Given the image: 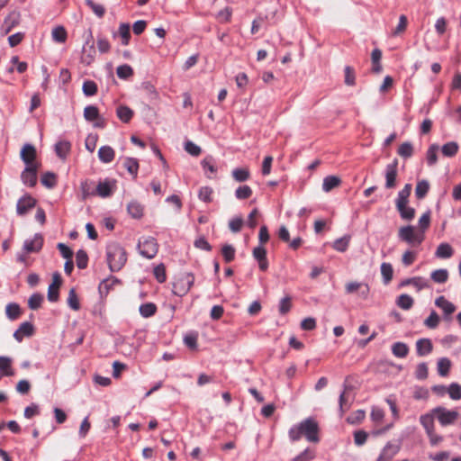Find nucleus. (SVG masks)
Wrapping results in <instances>:
<instances>
[{
	"mask_svg": "<svg viewBox=\"0 0 461 461\" xmlns=\"http://www.w3.org/2000/svg\"><path fill=\"white\" fill-rule=\"evenodd\" d=\"M128 213L134 219H140L144 213V206L138 201H131L127 205Z\"/></svg>",
	"mask_w": 461,
	"mask_h": 461,
	"instance_id": "nucleus-19",
	"label": "nucleus"
},
{
	"mask_svg": "<svg viewBox=\"0 0 461 461\" xmlns=\"http://www.w3.org/2000/svg\"><path fill=\"white\" fill-rule=\"evenodd\" d=\"M292 308V298L289 295L282 298L278 304V312L281 315H285Z\"/></svg>",
	"mask_w": 461,
	"mask_h": 461,
	"instance_id": "nucleus-50",
	"label": "nucleus"
},
{
	"mask_svg": "<svg viewBox=\"0 0 461 461\" xmlns=\"http://www.w3.org/2000/svg\"><path fill=\"white\" fill-rule=\"evenodd\" d=\"M85 2L98 18H102L104 15L105 8L104 5L95 3L94 0H85Z\"/></svg>",
	"mask_w": 461,
	"mask_h": 461,
	"instance_id": "nucleus-45",
	"label": "nucleus"
},
{
	"mask_svg": "<svg viewBox=\"0 0 461 461\" xmlns=\"http://www.w3.org/2000/svg\"><path fill=\"white\" fill-rule=\"evenodd\" d=\"M411 185L406 184L404 187L398 193L395 203H409V196L411 192Z\"/></svg>",
	"mask_w": 461,
	"mask_h": 461,
	"instance_id": "nucleus-52",
	"label": "nucleus"
},
{
	"mask_svg": "<svg viewBox=\"0 0 461 461\" xmlns=\"http://www.w3.org/2000/svg\"><path fill=\"white\" fill-rule=\"evenodd\" d=\"M154 276L158 283H164L167 279L166 267L164 264H159L154 268Z\"/></svg>",
	"mask_w": 461,
	"mask_h": 461,
	"instance_id": "nucleus-60",
	"label": "nucleus"
},
{
	"mask_svg": "<svg viewBox=\"0 0 461 461\" xmlns=\"http://www.w3.org/2000/svg\"><path fill=\"white\" fill-rule=\"evenodd\" d=\"M34 333V327L29 321L23 322L14 332V338L18 342H22L24 337H31Z\"/></svg>",
	"mask_w": 461,
	"mask_h": 461,
	"instance_id": "nucleus-13",
	"label": "nucleus"
},
{
	"mask_svg": "<svg viewBox=\"0 0 461 461\" xmlns=\"http://www.w3.org/2000/svg\"><path fill=\"white\" fill-rule=\"evenodd\" d=\"M420 422L423 426L427 434H430L431 431L435 430L434 428V414L427 413L420 417Z\"/></svg>",
	"mask_w": 461,
	"mask_h": 461,
	"instance_id": "nucleus-26",
	"label": "nucleus"
},
{
	"mask_svg": "<svg viewBox=\"0 0 461 461\" xmlns=\"http://www.w3.org/2000/svg\"><path fill=\"white\" fill-rule=\"evenodd\" d=\"M42 301L43 296L41 294L35 293L30 296L28 306L32 310H37L41 307Z\"/></svg>",
	"mask_w": 461,
	"mask_h": 461,
	"instance_id": "nucleus-56",
	"label": "nucleus"
},
{
	"mask_svg": "<svg viewBox=\"0 0 461 461\" xmlns=\"http://www.w3.org/2000/svg\"><path fill=\"white\" fill-rule=\"evenodd\" d=\"M453 254V248L447 242L440 243L435 252V256L438 258H449Z\"/></svg>",
	"mask_w": 461,
	"mask_h": 461,
	"instance_id": "nucleus-23",
	"label": "nucleus"
},
{
	"mask_svg": "<svg viewBox=\"0 0 461 461\" xmlns=\"http://www.w3.org/2000/svg\"><path fill=\"white\" fill-rule=\"evenodd\" d=\"M82 91L86 96H93L97 93V85L92 80H86L83 83Z\"/></svg>",
	"mask_w": 461,
	"mask_h": 461,
	"instance_id": "nucleus-51",
	"label": "nucleus"
},
{
	"mask_svg": "<svg viewBox=\"0 0 461 461\" xmlns=\"http://www.w3.org/2000/svg\"><path fill=\"white\" fill-rule=\"evenodd\" d=\"M344 72H345V79H344L345 84L347 86H355L356 75H355L354 69L351 67L347 66V67H345Z\"/></svg>",
	"mask_w": 461,
	"mask_h": 461,
	"instance_id": "nucleus-58",
	"label": "nucleus"
},
{
	"mask_svg": "<svg viewBox=\"0 0 461 461\" xmlns=\"http://www.w3.org/2000/svg\"><path fill=\"white\" fill-rule=\"evenodd\" d=\"M435 304L438 308L442 309L446 315H450L456 311V306L449 301H447L443 295L438 296L435 300Z\"/></svg>",
	"mask_w": 461,
	"mask_h": 461,
	"instance_id": "nucleus-20",
	"label": "nucleus"
},
{
	"mask_svg": "<svg viewBox=\"0 0 461 461\" xmlns=\"http://www.w3.org/2000/svg\"><path fill=\"white\" fill-rule=\"evenodd\" d=\"M447 393L452 400L457 401L461 399V385L457 383H452L447 387Z\"/></svg>",
	"mask_w": 461,
	"mask_h": 461,
	"instance_id": "nucleus-54",
	"label": "nucleus"
},
{
	"mask_svg": "<svg viewBox=\"0 0 461 461\" xmlns=\"http://www.w3.org/2000/svg\"><path fill=\"white\" fill-rule=\"evenodd\" d=\"M106 257L109 268L112 272L121 270L127 261L125 249L120 244L115 242L107 246Z\"/></svg>",
	"mask_w": 461,
	"mask_h": 461,
	"instance_id": "nucleus-2",
	"label": "nucleus"
},
{
	"mask_svg": "<svg viewBox=\"0 0 461 461\" xmlns=\"http://www.w3.org/2000/svg\"><path fill=\"white\" fill-rule=\"evenodd\" d=\"M123 166L131 175H132L134 177L137 176L139 170V162L136 158H126Z\"/></svg>",
	"mask_w": 461,
	"mask_h": 461,
	"instance_id": "nucleus-38",
	"label": "nucleus"
},
{
	"mask_svg": "<svg viewBox=\"0 0 461 461\" xmlns=\"http://www.w3.org/2000/svg\"><path fill=\"white\" fill-rule=\"evenodd\" d=\"M349 241H350V236H344V237L337 239L333 242L332 247L334 249H336L339 252H345L348 248Z\"/></svg>",
	"mask_w": 461,
	"mask_h": 461,
	"instance_id": "nucleus-41",
	"label": "nucleus"
},
{
	"mask_svg": "<svg viewBox=\"0 0 461 461\" xmlns=\"http://www.w3.org/2000/svg\"><path fill=\"white\" fill-rule=\"evenodd\" d=\"M400 451V446L388 442L383 448L377 461H390Z\"/></svg>",
	"mask_w": 461,
	"mask_h": 461,
	"instance_id": "nucleus-14",
	"label": "nucleus"
},
{
	"mask_svg": "<svg viewBox=\"0 0 461 461\" xmlns=\"http://www.w3.org/2000/svg\"><path fill=\"white\" fill-rule=\"evenodd\" d=\"M71 145L68 141H59L55 145V151L59 158H65L70 151Z\"/></svg>",
	"mask_w": 461,
	"mask_h": 461,
	"instance_id": "nucleus-31",
	"label": "nucleus"
},
{
	"mask_svg": "<svg viewBox=\"0 0 461 461\" xmlns=\"http://www.w3.org/2000/svg\"><path fill=\"white\" fill-rule=\"evenodd\" d=\"M194 276L189 272L179 273L173 283L172 292L175 295L183 297L194 285Z\"/></svg>",
	"mask_w": 461,
	"mask_h": 461,
	"instance_id": "nucleus-3",
	"label": "nucleus"
},
{
	"mask_svg": "<svg viewBox=\"0 0 461 461\" xmlns=\"http://www.w3.org/2000/svg\"><path fill=\"white\" fill-rule=\"evenodd\" d=\"M20 156L25 166H40V164L35 161L37 151L32 144H24L21 149Z\"/></svg>",
	"mask_w": 461,
	"mask_h": 461,
	"instance_id": "nucleus-7",
	"label": "nucleus"
},
{
	"mask_svg": "<svg viewBox=\"0 0 461 461\" xmlns=\"http://www.w3.org/2000/svg\"><path fill=\"white\" fill-rule=\"evenodd\" d=\"M43 245V238L41 234L37 233L32 240H26L23 243V250L26 253L39 252Z\"/></svg>",
	"mask_w": 461,
	"mask_h": 461,
	"instance_id": "nucleus-12",
	"label": "nucleus"
},
{
	"mask_svg": "<svg viewBox=\"0 0 461 461\" xmlns=\"http://www.w3.org/2000/svg\"><path fill=\"white\" fill-rule=\"evenodd\" d=\"M68 304L72 310H75V311H77L80 308L79 300L77 298V293L74 288H71L69 290L68 297Z\"/></svg>",
	"mask_w": 461,
	"mask_h": 461,
	"instance_id": "nucleus-57",
	"label": "nucleus"
},
{
	"mask_svg": "<svg viewBox=\"0 0 461 461\" xmlns=\"http://www.w3.org/2000/svg\"><path fill=\"white\" fill-rule=\"evenodd\" d=\"M314 452L310 448H306L301 454L293 458L292 461H311L314 458Z\"/></svg>",
	"mask_w": 461,
	"mask_h": 461,
	"instance_id": "nucleus-63",
	"label": "nucleus"
},
{
	"mask_svg": "<svg viewBox=\"0 0 461 461\" xmlns=\"http://www.w3.org/2000/svg\"><path fill=\"white\" fill-rule=\"evenodd\" d=\"M36 200L30 194L21 197L16 204V212L20 216L25 215L31 209L35 207Z\"/></svg>",
	"mask_w": 461,
	"mask_h": 461,
	"instance_id": "nucleus-10",
	"label": "nucleus"
},
{
	"mask_svg": "<svg viewBox=\"0 0 461 461\" xmlns=\"http://www.w3.org/2000/svg\"><path fill=\"white\" fill-rule=\"evenodd\" d=\"M221 255L225 262L230 263L235 258V249L232 245L225 244L221 248Z\"/></svg>",
	"mask_w": 461,
	"mask_h": 461,
	"instance_id": "nucleus-53",
	"label": "nucleus"
},
{
	"mask_svg": "<svg viewBox=\"0 0 461 461\" xmlns=\"http://www.w3.org/2000/svg\"><path fill=\"white\" fill-rule=\"evenodd\" d=\"M252 189L249 185H240L235 191L237 199L245 200L251 196Z\"/></svg>",
	"mask_w": 461,
	"mask_h": 461,
	"instance_id": "nucleus-55",
	"label": "nucleus"
},
{
	"mask_svg": "<svg viewBox=\"0 0 461 461\" xmlns=\"http://www.w3.org/2000/svg\"><path fill=\"white\" fill-rule=\"evenodd\" d=\"M439 147L438 144H431L426 153L427 163L429 167L434 166L438 162V151Z\"/></svg>",
	"mask_w": 461,
	"mask_h": 461,
	"instance_id": "nucleus-29",
	"label": "nucleus"
},
{
	"mask_svg": "<svg viewBox=\"0 0 461 461\" xmlns=\"http://www.w3.org/2000/svg\"><path fill=\"white\" fill-rule=\"evenodd\" d=\"M115 152L110 146H102L98 150V158L103 163H110L114 159Z\"/></svg>",
	"mask_w": 461,
	"mask_h": 461,
	"instance_id": "nucleus-21",
	"label": "nucleus"
},
{
	"mask_svg": "<svg viewBox=\"0 0 461 461\" xmlns=\"http://www.w3.org/2000/svg\"><path fill=\"white\" fill-rule=\"evenodd\" d=\"M249 176H250V174H249V169H247V168L239 167V168H235L232 171V177L237 182H245L249 178Z\"/></svg>",
	"mask_w": 461,
	"mask_h": 461,
	"instance_id": "nucleus-49",
	"label": "nucleus"
},
{
	"mask_svg": "<svg viewBox=\"0 0 461 461\" xmlns=\"http://www.w3.org/2000/svg\"><path fill=\"white\" fill-rule=\"evenodd\" d=\"M84 117L88 122L99 119V110L95 105H88L84 109Z\"/></svg>",
	"mask_w": 461,
	"mask_h": 461,
	"instance_id": "nucleus-43",
	"label": "nucleus"
},
{
	"mask_svg": "<svg viewBox=\"0 0 461 461\" xmlns=\"http://www.w3.org/2000/svg\"><path fill=\"white\" fill-rule=\"evenodd\" d=\"M397 152L402 158L405 159L410 158L413 155L412 144L409 141L403 142L400 145Z\"/></svg>",
	"mask_w": 461,
	"mask_h": 461,
	"instance_id": "nucleus-42",
	"label": "nucleus"
},
{
	"mask_svg": "<svg viewBox=\"0 0 461 461\" xmlns=\"http://www.w3.org/2000/svg\"><path fill=\"white\" fill-rule=\"evenodd\" d=\"M360 291V296L362 298H366L369 294V286L365 284H361L358 282H350L346 285V293L353 294L357 291Z\"/></svg>",
	"mask_w": 461,
	"mask_h": 461,
	"instance_id": "nucleus-15",
	"label": "nucleus"
},
{
	"mask_svg": "<svg viewBox=\"0 0 461 461\" xmlns=\"http://www.w3.org/2000/svg\"><path fill=\"white\" fill-rule=\"evenodd\" d=\"M76 264L79 269H85L88 264V256L84 249H79L76 254Z\"/></svg>",
	"mask_w": 461,
	"mask_h": 461,
	"instance_id": "nucleus-46",
	"label": "nucleus"
},
{
	"mask_svg": "<svg viewBox=\"0 0 461 461\" xmlns=\"http://www.w3.org/2000/svg\"><path fill=\"white\" fill-rule=\"evenodd\" d=\"M392 352L396 357L403 358L408 355L409 348L403 342H395L392 346Z\"/></svg>",
	"mask_w": 461,
	"mask_h": 461,
	"instance_id": "nucleus-30",
	"label": "nucleus"
},
{
	"mask_svg": "<svg viewBox=\"0 0 461 461\" xmlns=\"http://www.w3.org/2000/svg\"><path fill=\"white\" fill-rule=\"evenodd\" d=\"M52 38L59 43H63L67 40V32L63 26H57L52 30Z\"/></svg>",
	"mask_w": 461,
	"mask_h": 461,
	"instance_id": "nucleus-48",
	"label": "nucleus"
},
{
	"mask_svg": "<svg viewBox=\"0 0 461 461\" xmlns=\"http://www.w3.org/2000/svg\"><path fill=\"white\" fill-rule=\"evenodd\" d=\"M429 224L430 212L427 211L419 219L420 231H415V227L412 225L402 226L398 230V238L410 246H420L425 238L424 231L429 227Z\"/></svg>",
	"mask_w": 461,
	"mask_h": 461,
	"instance_id": "nucleus-1",
	"label": "nucleus"
},
{
	"mask_svg": "<svg viewBox=\"0 0 461 461\" xmlns=\"http://www.w3.org/2000/svg\"><path fill=\"white\" fill-rule=\"evenodd\" d=\"M131 28L130 24L126 23H122L119 26V30L117 33H113V37L119 35L122 38V44L128 45L131 40Z\"/></svg>",
	"mask_w": 461,
	"mask_h": 461,
	"instance_id": "nucleus-22",
	"label": "nucleus"
},
{
	"mask_svg": "<svg viewBox=\"0 0 461 461\" xmlns=\"http://www.w3.org/2000/svg\"><path fill=\"white\" fill-rule=\"evenodd\" d=\"M381 275L383 276L384 283L389 284L393 279V269L390 263L384 262L381 265Z\"/></svg>",
	"mask_w": 461,
	"mask_h": 461,
	"instance_id": "nucleus-35",
	"label": "nucleus"
},
{
	"mask_svg": "<svg viewBox=\"0 0 461 461\" xmlns=\"http://www.w3.org/2000/svg\"><path fill=\"white\" fill-rule=\"evenodd\" d=\"M212 189L209 186H203L199 190L198 197L200 200L210 203L212 201Z\"/></svg>",
	"mask_w": 461,
	"mask_h": 461,
	"instance_id": "nucleus-61",
	"label": "nucleus"
},
{
	"mask_svg": "<svg viewBox=\"0 0 461 461\" xmlns=\"http://www.w3.org/2000/svg\"><path fill=\"white\" fill-rule=\"evenodd\" d=\"M433 345L429 339H420L416 341V352L418 356H427L431 353Z\"/></svg>",
	"mask_w": 461,
	"mask_h": 461,
	"instance_id": "nucleus-17",
	"label": "nucleus"
},
{
	"mask_svg": "<svg viewBox=\"0 0 461 461\" xmlns=\"http://www.w3.org/2000/svg\"><path fill=\"white\" fill-rule=\"evenodd\" d=\"M41 184L47 188H53L57 185V176L52 172H46L41 176Z\"/></svg>",
	"mask_w": 461,
	"mask_h": 461,
	"instance_id": "nucleus-37",
	"label": "nucleus"
},
{
	"mask_svg": "<svg viewBox=\"0 0 461 461\" xmlns=\"http://www.w3.org/2000/svg\"><path fill=\"white\" fill-rule=\"evenodd\" d=\"M431 279L438 284H444L447 281L448 272L447 269H438L431 273Z\"/></svg>",
	"mask_w": 461,
	"mask_h": 461,
	"instance_id": "nucleus-44",
	"label": "nucleus"
},
{
	"mask_svg": "<svg viewBox=\"0 0 461 461\" xmlns=\"http://www.w3.org/2000/svg\"><path fill=\"white\" fill-rule=\"evenodd\" d=\"M116 74L121 79H128L133 75V69L130 65H121L116 68Z\"/></svg>",
	"mask_w": 461,
	"mask_h": 461,
	"instance_id": "nucleus-47",
	"label": "nucleus"
},
{
	"mask_svg": "<svg viewBox=\"0 0 461 461\" xmlns=\"http://www.w3.org/2000/svg\"><path fill=\"white\" fill-rule=\"evenodd\" d=\"M115 180L108 178L104 181H100L95 187L96 195L103 198L111 196L113 193V189L115 188Z\"/></svg>",
	"mask_w": 461,
	"mask_h": 461,
	"instance_id": "nucleus-11",
	"label": "nucleus"
},
{
	"mask_svg": "<svg viewBox=\"0 0 461 461\" xmlns=\"http://www.w3.org/2000/svg\"><path fill=\"white\" fill-rule=\"evenodd\" d=\"M82 198L86 200L89 196L96 195V190L92 181H84L81 183Z\"/></svg>",
	"mask_w": 461,
	"mask_h": 461,
	"instance_id": "nucleus-33",
	"label": "nucleus"
},
{
	"mask_svg": "<svg viewBox=\"0 0 461 461\" xmlns=\"http://www.w3.org/2000/svg\"><path fill=\"white\" fill-rule=\"evenodd\" d=\"M139 311L142 317L149 318L156 313L157 306L153 303H146L140 306Z\"/></svg>",
	"mask_w": 461,
	"mask_h": 461,
	"instance_id": "nucleus-36",
	"label": "nucleus"
},
{
	"mask_svg": "<svg viewBox=\"0 0 461 461\" xmlns=\"http://www.w3.org/2000/svg\"><path fill=\"white\" fill-rule=\"evenodd\" d=\"M451 361L447 357H441L438 361V373L441 376H446L449 373Z\"/></svg>",
	"mask_w": 461,
	"mask_h": 461,
	"instance_id": "nucleus-40",
	"label": "nucleus"
},
{
	"mask_svg": "<svg viewBox=\"0 0 461 461\" xmlns=\"http://www.w3.org/2000/svg\"><path fill=\"white\" fill-rule=\"evenodd\" d=\"M116 114L122 122L127 123L133 116V111L126 105H120L116 109Z\"/></svg>",
	"mask_w": 461,
	"mask_h": 461,
	"instance_id": "nucleus-25",
	"label": "nucleus"
},
{
	"mask_svg": "<svg viewBox=\"0 0 461 461\" xmlns=\"http://www.w3.org/2000/svg\"><path fill=\"white\" fill-rule=\"evenodd\" d=\"M459 146L456 141H449L441 148V152L445 157L452 158L458 151Z\"/></svg>",
	"mask_w": 461,
	"mask_h": 461,
	"instance_id": "nucleus-34",
	"label": "nucleus"
},
{
	"mask_svg": "<svg viewBox=\"0 0 461 461\" xmlns=\"http://www.w3.org/2000/svg\"><path fill=\"white\" fill-rule=\"evenodd\" d=\"M299 426L302 430V435H303L308 441L314 443L320 441V438L318 435L319 426L318 423L313 419L308 418L300 422Z\"/></svg>",
	"mask_w": 461,
	"mask_h": 461,
	"instance_id": "nucleus-4",
	"label": "nucleus"
},
{
	"mask_svg": "<svg viewBox=\"0 0 461 461\" xmlns=\"http://www.w3.org/2000/svg\"><path fill=\"white\" fill-rule=\"evenodd\" d=\"M185 149L187 153L194 157L199 156L201 153V148L191 140L185 143Z\"/></svg>",
	"mask_w": 461,
	"mask_h": 461,
	"instance_id": "nucleus-64",
	"label": "nucleus"
},
{
	"mask_svg": "<svg viewBox=\"0 0 461 461\" xmlns=\"http://www.w3.org/2000/svg\"><path fill=\"white\" fill-rule=\"evenodd\" d=\"M439 323V317L435 311H432L429 317L424 321L425 326L429 329H435Z\"/></svg>",
	"mask_w": 461,
	"mask_h": 461,
	"instance_id": "nucleus-59",
	"label": "nucleus"
},
{
	"mask_svg": "<svg viewBox=\"0 0 461 461\" xmlns=\"http://www.w3.org/2000/svg\"><path fill=\"white\" fill-rule=\"evenodd\" d=\"M395 206L402 220L411 221L415 217V209L408 206V203H395Z\"/></svg>",
	"mask_w": 461,
	"mask_h": 461,
	"instance_id": "nucleus-16",
	"label": "nucleus"
},
{
	"mask_svg": "<svg viewBox=\"0 0 461 461\" xmlns=\"http://www.w3.org/2000/svg\"><path fill=\"white\" fill-rule=\"evenodd\" d=\"M201 165L205 172L209 171L210 173L213 174L217 170L214 166L213 158L211 156L204 158L202 160Z\"/></svg>",
	"mask_w": 461,
	"mask_h": 461,
	"instance_id": "nucleus-62",
	"label": "nucleus"
},
{
	"mask_svg": "<svg viewBox=\"0 0 461 461\" xmlns=\"http://www.w3.org/2000/svg\"><path fill=\"white\" fill-rule=\"evenodd\" d=\"M413 299L409 294H401L396 301L397 305L402 310H410L413 305Z\"/></svg>",
	"mask_w": 461,
	"mask_h": 461,
	"instance_id": "nucleus-39",
	"label": "nucleus"
},
{
	"mask_svg": "<svg viewBox=\"0 0 461 461\" xmlns=\"http://www.w3.org/2000/svg\"><path fill=\"white\" fill-rule=\"evenodd\" d=\"M432 413L436 416L441 426H447L455 423L459 416L456 411H449L442 406L432 409Z\"/></svg>",
	"mask_w": 461,
	"mask_h": 461,
	"instance_id": "nucleus-5",
	"label": "nucleus"
},
{
	"mask_svg": "<svg viewBox=\"0 0 461 461\" xmlns=\"http://www.w3.org/2000/svg\"><path fill=\"white\" fill-rule=\"evenodd\" d=\"M341 183V180L339 177L336 176H328L323 179L322 183V189L325 192H330L333 188L339 186Z\"/></svg>",
	"mask_w": 461,
	"mask_h": 461,
	"instance_id": "nucleus-28",
	"label": "nucleus"
},
{
	"mask_svg": "<svg viewBox=\"0 0 461 461\" xmlns=\"http://www.w3.org/2000/svg\"><path fill=\"white\" fill-rule=\"evenodd\" d=\"M139 252L147 258H153L158 253V243L152 237L146 238L143 241L138 243Z\"/></svg>",
	"mask_w": 461,
	"mask_h": 461,
	"instance_id": "nucleus-6",
	"label": "nucleus"
},
{
	"mask_svg": "<svg viewBox=\"0 0 461 461\" xmlns=\"http://www.w3.org/2000/svg\"><path fill=\"white\" fill-rule=\"evenodd\" d=\"M0 371L2 375L12 376L14 375L12 369V359L9 357H0Z\"/></svg>",
	"mask_w": 461,
	"mask_h": 461,
	"instance_id": "nucleus-27",
	"label": "nucleus"
},
{
	"mask_svg": "<svg viewBox=\"0 0 461 461\" xmlns=\"http://www.w3.org/2000/svg\"><path fill=\"white\" fill-rule=\"evenodd\" d=\"M429 190V184L427 180L423 179L417 183L415 187V195L418 199H423Z\"/></svg>",
	"mask_w": 461,
	"mask_h": 461,
	"instance_id": "nucleus-32",
	"label": "nucleus"
},
{
	"mask_svg": "<svg viewBox=\"0 0 461 461\" xmlns=\"http://www.w3.org/2000/svg\"><path fill=\"white\" fill-rule=\"evenodd\" d=\"M40 166H26L21 174L23 185L33 187L37 184V172Z\"/></svg>",
	"mask_w": 461,
	"mask_h": 461,
	"instance_id": "nucleus-9",
	"label": "nucleus"
},
{
	"mask_svg": "<svg viewBox=\"0 0 461 461\" xmlns=\"http://www.w3.org/2000/svg\"><path fill=\"white\" fill-rule=\"evenodd\" d=\"M398 160L394 159L392 163L388 164L385 167V188L393 189L396 186V178L398 175L397 171Z\"/></svg>",
	"mask_w": 461,
	"mask_h": 461,
	"instance_id": "nucleus-8",
	"label": "nucleus"
},
{
	"mask_svg": "<svg viewBox=\"0 0 461 461\" xmlns=\"http://www.w3.org/2000/svg\"><path fill=\"white\" fill-rule=\"evenodd\" d=\"M119 282L120 281L114 276H110V277L103 280L98 286V291H99L100 296L101 297L106 296L109 294L110 289H112V287L114 285L119 284Z\"/></svg>",
	"mask_w": 461,
	"mask_h": 461,
	"instance_id": "nucleus-18",
	"label": "nucleus"
},
{
	"mask_svg": "<svg viewBox=\"0 0 461 461\" xmlns=\"http://www.w3.org/2000/svg\"><path fill=\"white\" fill-rule=\"evenodd\" d=\"M5 314L10 321H15L21 316L22 309L18 303H10L5 307Z\"/></svg>",
	"mask_w": 461,
	"mask_h": 461,
	"instance_id": "nucleus-24",
	"label": "nucleus"
}]
</instances>
